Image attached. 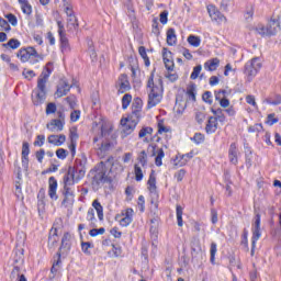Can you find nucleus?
I'll return each instance as SVG.
<instances>
[{
	"instance_id": "obj_1",
	"label": "nucleus",
	"mask_w": 281,
	"mask_h": 281,
	"mask_svg": "<svg viewBox=\"0 0 281 281\" xmlns=\"http://www.w3.org/2000/svg\"><path fill=\"white\" fill-rule=\"evenodd\" d=\"M147 92H148V103L147 109H153L157 106L164 100V83L161 82V79L158 80L157 83H155V74L151 72V75L148 78L147 81Z\"/></svg>"
},
{
	"instance_id": "obj_2",
	"label": "nucleus",
	"mask_w": 281,
	"mask_h": 281,
	"mask_svg": "<svg viewBox=\"0 0 281 281\" xmlns=\"http://www.w3.org/2000/svg\"><path fill=\"white\" fill-rule=\"evenodd\" d=\"M52 63H48L45 69L42 71L41 76L37 79V89L34 91L33 102L35 106H40L43 104L47 98V80H49V76H52Z\"/></svg>"
},
{
	"instance_id": "obj_3",
	"label": "nucleus",
	"mask_w": 281,
	"mask_h": 281,
	"mask_svg": "<svg viewBox=\"0 0 281 281\" xmlns=\"http://www.w3.org/2000/svg\"><path fill=\"white\" fill-rule=\"evenodd\" d=\"M260 69H262V61L260 58L255 57L245 65L244 74L247 76L248 80H254Z\"/></svg>"
},
{
	"instance_id": "obj_4",
	"label": "nucleus",
	"mask_w": 281,
	"mask_h": 281,
	"mask_svg": "<svg viewBox=\"0 0 281 281\" xmlns=\"http://www.w3.org/2000/svg\"><path fill=\"white\" fill-rule=\"evenodd\" d=\"M255 30L260 36H276L280 32V22L271 20L267 26L259 24Z\"/></svg>"
},
{
	"instance_id": "obj_5",
	"label": "nucleus",
	"mask_w": 281,
	"mask_h": 281,
	"mask_svg": "<svg viewBox=\"0 0 281 281\" xmlns=\"http://www.w3.org/2000/svg\"><path fill=\"white\" fill-rule=\"evenodd\" d=\"M137 124H139V119H135L131 115L126 119L121 120L122 137H128V135H131L133 131H135Z\"/></svg>"
},
{
	"instance_id": "obj_6",
	"label": "nucleus",
	"mask_w": 281,
	"mask_h": 281,
	"mask_svg": "<svg viewBox=\"0 0 281 281\" xmlns=\"http://www.w3.org/2000/svg\"><path fill=\"white\" fill-rule=\"evenodd\" d=\"M92 183L93 186H100V183H106V167H104V162H101L95 171L92 173Z\"/></svg>"
},
{
	"instance_id": "obj_7",
	"label": "nucleus",
	"mask_w": 281,
	"mask_h": 281,
	"mask_svg": "<svg viewBox=\"0 0 281 281\" xmlns=\"http://www.w3.org/2000/svg\"><path fill=\"white\" fill-rule=\"evenodd\" d=\"M206 10L211 20L214 21L215 23H218V24L227 23V18L223 13H221V11H218L216 5L209 4Z\"/></svg>"
},
{
	"instance_id": "obj_8",
	"label": "nucleus",
	"mask_w": 281,
	"mask_h": 281,
	"mask_svg": "<svg viewBox=\"0 0 281 281\" xmlns=\"http://www.w3.org/2000/svg\"><path fill=\"white\" fill-rule=\"evenodd\" d=\"M76 85H78V81L76 79H72L71 83L67 79H63L59 86L57 87V91H56L57 98L65 97L67 93H69V91L71 90V87H76Z\"/></svg>"
},
{
	"instance_id": "obj_9",
	"label": "nucleus",
	"mask_w": 281,
	"mask_h": 281,
	"mask_svg": "<svg viewBox=\"0 0 281 281\" xmlns=\"http://www.w3.org/2000/svg\"><path fill=\"white\" fill-rule=\"evenodd\" d=\"M133 216H135V211L126 209L121 215L116 216V221H119L121 227H128L133 223Z\"/></svg>"
},
{
	"instance_id": "obj_10",
	"label": "nucleus",
	"mask_w": 281,
	"mask_h": 281,
	"mask_svg": "<svg viewBox=\"0 0 281 281\" xmlns=\"http://www.w3.org/2000/svg\"><path fill=\"white\" fill-rule=\"evenodd\" d=\"M18 58L21 63H29L32 58H38V53L34 47L22 48L18 52Z\"/></svg>"
},
{
	"instance_id": "obj_11",
	"label": "nucleus",
	"mask_w": 281,
	"mask_h": 281,
	"mask_svg": "<svg viewBox=\"0 0 281 281\" xmlns=\"http://www.w3.org/2000/svg\"><path fill=\"white\" fill-rule=\"evenodd\" d=\"M67 254H69V248H59L55 260L53 262V267L50 269V273H58V269H60V265L63 263V261L60 260V258H67Z\"/></svg>"
},
{
	"instance_id": "obj_12",
	"label": "nucleus",
	"mask_w": 281,
	"mask_h": 281,
	"mask_svg": "<svg viewBox=\"0 0 281 281\" xmlns=\"http://www.w3.org/2000/svg\"><path fill=\"white\" fill-rule=\"evenodd\" d=\"M260 236H262V233L260 231V214H257L252 223V238H251L252 247H256V241L260 240Z\"/></svg>"
},
{
	"instance_id": "obj_13",
	"label": "nucleus",
	"mask_w": 281,
	"mask_h": 281,
	"mask_svg": "<svg viewBox=\"0 0 281 281\" xmlns=\"http://www.w3.org/2000/svg\"><path fill=\"white\" fill-rule=\"evenodd\" d=\"M63 201H61V206L63 207H71L74 205L75 201V195H74V190L71 188H64L63 190Z\"/></svg>"
},
{
	"instance_id": "obj_14",
	"label": "nucleus",
	"mask_w": 281,
	"mask_h": 281,
	"mask_svg": "<svg viewBox=\"0 0 281 281\" xmlns=\"http://www.w3.org/2000/svg\"><path fill=\"white\" fill-rule=\"evenodd\" d=\"M80 178L76 177V169L69 168L67 175L64 176V188H69V186H75L78 183Z\"/></svg>"
},
{
	"instance_id": "obj_15",
	"label": "nucleus",
	"mask_w": 281,
	"mask_h": 281,
	"mask_svg": "<svg viewBox=\"0 0 281 281\" xmlns=\"http://www.w3.org/2000/svg\"><path fill=\"white\" fill-rule=\"evenodd\" d=\"M119 93H126V91H131V82L128 81V76L121 75L116 82Z\"/></svg>"
},
{
	"instance_id": "obj_16",
	"label": "nucleus",
	"mask_w": 281,
	"mask_h": 281,
	"mask_svg": "<svg viewBox=\"0 0 281 281\" xmlns=\"http://www.w3.org/2000/svg\"><path fill=\"white\" fill-rule=\"evenodd\" d=\"M58 181H56V178L50 177L48 179V196L52 199V201H58Z\"/></svg>"
},
{
	"instance_id": "obj_17",
	"label": "nucleus",
	"mask_w": 281,
	"mask_h": 281,
	"mask_svg": "<svg viewBox=\"0 0 281 281\" xmlns=\"http://www.w3.org/2000/svg\"><path fill=\"white\" fill-rule=\"evenodd\" d=\"M162 60L168 71H172V69H175V61H172V52L168 50V48H162Z\"/></svg>"
},
{
	"instance_id": "obj_18",
	"label": "nucleus",
	"mask_w": 281,
	"mask_h": 281,
	"mask_svg": "<svg viewBox=\"0 0 281 281\" xmlns=\"http://www.w3.org/2000/svg\"><path fill=\"white\" fill-rule=\"evenodd\" d=\"M66 14L68 16L67 19L68 30L70 31L76 30V27H78V19L76 18V15H74V11L71 10V7L66 8Z\"/></svg>"
},
{
	"instance_id": "obj_19",
	"label": "nucleus",
	"mask_w": 281,
	"mask_h": 281,
	"mask_svg": "<svg viewBox=\"0 0 281 281\" xmlns=\"http://www.w3.org/2000/svg\"><path fill=\"white\" fill-rule=\"evenodd\" d=\"M29 156H30V144L27 142H24L22 145V168H24V170H27L30 166V158H27Z\"/></svg>"
},
{
	"instance_id": "obj_20",
	"label": "nucleus",
	"mask_w": 281,
	"mask_h": 281,
	"mask_svg": "<svg viewBox=\"0 0 281 281\" xmlns=\"http://www.w3.org/2000/svg\"><path fill=\"white\" fill-rule=\"evenodd\" d=\"M227 90H220L215 92V100L220 102V105L223 109H227L229 106V101L227 100Z\"/></svg>"
},
{
	"instance_id": "obj_21",
	"label": "nucleus",
	"mask_w": 281,
	"mask_h": 281,
	"mask_svg": "<svg viewBox=\"0 0 281 281\" xmlns=\"http://www.w3.org/2000/svg\"><path fill=\"white\" fill-rule=\"evenodd\" d=\"M65 126V123L61 120H52L47 125L46 128L50 131V133H60Z\"/></svg>"
},
{
	"instance_id": "obj_22",
	"label": "nucleus",
	"mask_w": 281,
	"mask_h": 281,
	"mask_svg": "<svg viewBox=\"0 0 281 281\" xmlns=\"http://www.w3.org/2000/svg\"><path fill=\"white\" fill-rule=\"evenodd\" d=\"M47 139L48 144H53V146H63L67 142V136L65 134L49 135Z\"/></svg>"
},
{
	"instance_id": "obj_23",
	"label": "nucleus",
	"mask_w": 281,
	"mask_h": 281,
	"mask_svg": "<svg viewBox=\"0 0 281 281\" xmlns=\"http://www.w3.org/2000/svg\"><path fill=\"white\" fill-rule=\"evenodd\" d=\"M205 131L209 135H212L213 133H216V131H218V121H216L214 116L209 117Z\"/></svg>"
},
{
	"instance_id": "obj_24",
	"label": "nucleus",
	"mask_w": 281,
	"mask_h": 281,
	"mask_svg": "<svg viewBox=\"0 0 281 281\" xmlns=\"http://www.w3.org/2000/svg\"><path fill=\"white\" fill-rule=\"evenodd\" d=\"M228 157H229L231 164H234V166L238 164V147H236L235 143L231 144L229 146Z\"/></svg>"
},
{
	"instance_id": "obj_25",
	"label": "nucleus",
	"mask_w": 281,
	"mask_h": 281,
	"mask_svg": "<svg viewBox=\"0 0 281 281\" xmlns=\"http://www.w3.org/2000/svg\"><path fill=\"white\" fill-rule=\"evenodd\" d=\"M132 117L138 119L142 117V101L137 99L132 105Z\"/></svg>"
},
{
	"instance_id": "obj_26",
	"label": "nucleus",
	"mask_w": 281,
	"mask_h": 281,
	"mask_svg": "<svg viewBox=\"0 0 281 281\" xmlns=\"http://www.w3.org/2000/svg\"><path fill=\"white\" fill-rule=\"evenodd\" d=\"M218 65H221V60L218 58H213L204 63V69L206 71H216Z\"/></svg>"
},
{
	"instance_id": "obj_27",
	"label": "nucleus",
	"mask_w": 281,
	"mask_h": 281,
	"mask_svg": "<svg viewBox=\"0 0 281 281\" xmlns=\"http://www.w3.org/2000/svg\"><path fill=\"white\" fill-rule=\"evenodd\" d=\"M153 156L156 157L155 158V165L159 168L164 165V162L161 161L164 159V157H166V154L164 153V148H158V149H154L153 151Z\"/></svg>"
},
{
	"instance_id": "obj_28",
	"label": "nucleus",
	"mask_w": 281,
	"mask_h": 281,
	"mask_svg": "<svg viewBox=\"0 0 281 281\" xmlns=\"http://www.w3.org/2000/svg\"><path fill=\"white\" fill-rule=\"evenodd\" d=\"M20 5H21V10L23 12V14H26V16H30L32 14V4H30L29 0H18Z\"/></svg>"
},
{
	"instance_id": "obj_29",
	"label": "nucleus",
	"mask_w": 281,
	"mask_h": 281,
	"mask_svg": "<svg viewBox=\"0 0 281 281\" xmlns=\"http://www.w3.org/2000/svg\"><path fill=\"white\" fill-rule=\"evenodd\" d=\"M167 44L172 47L173 45H177V33L175 32V29H169L167 31Z\"/></svg>"
},
{
	"instance_id": "obj_30",
	"label": "nucleus",
	"mask_w": 281,
	"mask_h": 281,
	"mask_svg": "<svg viewBox=\"0 0 281 281\" xmlns=\"http://www.w3.org/2000/svg\"><path fill=\"white\" fill-rule=\"evenodd\" d=\"M187 97L189 102H196V88L194 86L187 88Z\"/></svg>"
},
{
	"instance_id": "obj_31",
	"label": "nucleus",
	"mask_w": 281,
	"mask_h": 281,
	"mask_svg": "<svg viewBox=\"0 0 281 281\" xmlns=\"http://www.w3.org/2000/svg\"><path fill=\"white\" fill-rule=\"evenodd\" d=\"M157 179L155 178V171H151V173L149 175V179L147 181L148 184V190H150V192H155V190H157Z\"/></svg>"
},
{
	"instance_id": "obj_32",
	"label": "nucleus",
	"mask_w": 281,
	"mask_h": 281,
	"mask_svg": "<svg viewBox=\"0 0 281 281\" xmlns=\"http://www.w3.org/2000/svg\"><path fill=\"white\" fill-rule=\"evenodd\" d=\"M189 45H191V47H200L201 46V37L196 36V35H189L187 38Z\"/></svg>"
},
{
	"instance_id": "obj_33",
	"label": "nucleus",
	"mask_w": 281,
	"mask_h": 281,
	"mask_svg": "<svg viewBox=\"0 0 281 281\" xmlns=\"http://www.w3.org/2000/svg\"><path fill=\"white\" fill-rule=\"evenodd\" d=\"M92 206L94 207L99 220L102 221L104 218V213H103V209H102V204H100V202H98V200H94L92 203Z\"/></svg>"
},
{
	"instance_id": "obj_34",
	"label": "nucleus",
	"mask_w": 281,
	"mask_h": 281,
	"mask_svg": "<svg viewBox=\"0 0 281 281\" xmlns=\"http://www.w3.org/2000/svg\"><path fill=\"white\" fill-rule=\"evenodd\" d=\"M112 127L111 125L101 123V137L109 139V135H111Z\"/></svg>"
},
{
	"instance_id": "obj_35",
	"label": "nucleus",
	"mask_w": 281,
	"mask_h": 281,
	"mask_svg": "<svg viewBox=\"0 0 281 281\" xmlns=\"http://www.w3.org/2000/svg\"><path fill=\"white\" fill-rule=\"evenodd\" d=\"M3 47H10V49H19L21 47V42L16 38H11Z\"/></svg>"
},
{
	"instance_id": "obj_36",
	"label": "nucleus",
	"mask_w": 281,
	"mask_h": 281,
	"mask_svg": "<svg viewBox=\"0 0 281 281\" xmlns=\"http://www.w3.org/2000/svg\"><path fill=\"white\" fill-rule=\"evenodd\" d=\"M212 113L215 115L213 117L216 119V122H221V124H223V122H225V115L223 114V110H221V109H217V110L212 109Z\"/></svg>"
},
{
	"instance_id": "obj_37",
	"label": "nucleus",
	"mask_w": 281,
	"mask_h": 281,
	"mask_svg": "<svg viewBox=\"0 0 281 281\" xmlns=\"http://www.w3.org/2000/svg\"><path fill=\"white\" fill-rule=\"evenodd\" d=\"M109 258H120L122 256V248L121 247H113L111 250L108 251Z\"/></svg>"
},
{
	"instance_id": "obj_38",
	"label": "nucleus",
	"mask_w": 281,
	"mask_h": 281,
	"mask_svg": "<svg viewBox=\"0 0 281 281\" xmlns=\"http://www.w3.org/2000/svg\"><path fill=\"white\" fill-rule=\"evenodd\" d=\"M176 212H177L178 226L183 227V207L178 205L176 209Z\"/></svg>"
},
{
	"instance_id": "obj_39",
	"label": "nucleus",
	"mask_w": 281,
	"mask_h": 281,
	"mask_svg": "<svg viewBox=\"0 0 281 281\" xmlns=\"http://www.w3.org/2000/svg\"><path fill=\"white\" fill-rule=\"evenodd\" d=\"M133 101V95L126 93L122 98V109L126 110L128 109L131 102Z\"/></svg>"
},
{
	"instance_id": "obj_40",
	"label": "nucleus",
	"mask_w": 281,
	"mask_h": 281,
	"mask_svg": "<svg viewBox=\"0 0 281 281\" xmlns=\"http://www.w3.org/2000/svg\"><path fill=\"white\" fill-rule=\"evenodd\" d=\"M267 104H272V106H278V104H281V97L280 95H274L270 97L265 100Z\"/></svg>"
},
{
	"instance_id": "obj_41",
	"label": "nucleus",
	"mask_w": 281,
	"mask_h": 281,
	"mask_svg": "<svg viewBox=\"0 0 281 281\" xmlns=\"http://www.w3.org/2000/svg\"><path fill=\"white\" fill-rule=\"evenodd\" d=\"M148 135H153V127H143L139 133V139H144V137H148Z\"/></svg>"
},
{
	"instance_id": "obj_42",
	"label": "nucleus",
	"mask_w": 281,
	"mask_h": 281,
	"mask_svg": "<svg viewBox=\"0 0 281 281\" xmlns=\"http://www.w3.org/2000/svg\"><path fill=\"white\" fill-rule=\"evenodd\" d=\"M137 160L139 161L140 166H146L148 164V155L146 154V150H142L138 155Z\"/></svg>"
},
{
	"instance_id": "obj_43",
	"label": "nucleus",
	"mask_w": 281,
	"mask_h": 281,
	"mask_svg": "<svg viewBox=\"0 0 281 281\" xmlns=\"http://www.w3.org/2000/svg\"><path fill=\"white\" fill-rule=\"evenodd\" d=\"M134 173L136 181H142V179H144V171H142V167H139V165L134 166Z\"/></svg>"
},
{
	"instance_id": "obj_44",
	"label": "nucleus",
	"mask_w": 281,
	"mask_h": 281,
	"mask_svg": "<svg viewBox=\"0 0 281 281\" xmlns=\"http://www.w3.org/2000/svg\"><path fill=\"white\" fill-rule=\"evenodd\" d=\"M202 69H203V66H201V65L195 66L190 76L191 80H196V78H199V76L201 75Z\"/></svg>"
},
{
	"instance_id": "obj_45",
	"label": "nucleus",
	"mask_w": 281,
	"mask_h": 281,
	"mask_svg": "<svg viewBox=\"0 0 281 281\" xmlns=\"http://www.w3.org/2000/svg\"><path fill=\"white\" fill-rule=\"evenodd\" d=\"M56 232V228L50 229L48 237V243H50V245H55L56 240H58V234Z\"/></svg>"
},
{
	"instance_id": "obj_46",
	"label": "nucleus",
	"mask_w": 281,
	"mask_h": 281,
	"mask_svg": "<svg viewBox=\"0 0 281 281\" xmlns=\"http://www.w3.org/2000/svg\"><path fill=\"white\" fill-rule=\"evenodd\" d=\"M61 245H63V247H69V246H71V245H74V244L71 243V235L65 234L64 237H63V239H61Z\"/></svg>"
},
{
	"instance_id": "obj_47",
	"label": "nucleus",
	"mask_w": 281,
	"mask_h": 281,
	"mask_svg": "<svg viewBox=\"0 0 281 281\" xmlns=\"http://www.w3.org/2000/svg\"><path fill=\"white\" fill-rule=\"evenodd\" d=\"M0 30L2 32H10L11 30L10 24L3 18H0Z\"/></svg>"
},
{
	"instance_id": "obj_48",
	"label": "nucleus",
	"mask_w": 281,
	"mask_h": 281,
	"mask_svg": "<svg viewBox=\"0 0 281 281\" xmlns=\"http://www.w3.org/2000/svg\"><path fill=\"white\" fill-rule=\"evenodd\" d=\"M15 196L19 201H23V191L21 190V184L19 182L15 183Z\"/></svg>"
},
{
	"instance_id": "obj_49",
	"label": "nucleus",
	"mask_w": 281,
	"mask_h": 281,
	"mask_svg": "<svg viewBox=\"0 0 281 281\" xmlns=\"http://www.w3.org/2000/svg\"><path fill=\"white\" fill-rule=\"evenodd\" d=\"M67 155H69V153L66 149L59 148L56 150V157L58 159H67Z\"/></svg>"
},
{
	"instance_id": "obj_50",
	"label": "nucleus",
	"mask_w": 281,
	"mask_h": 281,
	"mask_svg": "<svg viewBox=\"0 0 281 281\" xmlns=\"http://www.w3.org/2000/svg\"><path fill=\"white\" fill-rule=\"evenodd\" d=\"M203 102H206V104H212V92L211 91H205L202 95Z\"/></svg>"
},
{
	"instance_id": "obj_51",
	"label": "nucleus",
	"mask_w": 281,
	"mask_h": 281,
	"mask_svg": "<svg viewBox=\"0 0 281 281\" xmlns=\"http://www.w3.org/2000/svg\"><path fill=\"white\" fill-rule=\"evenodd\" d=\"M22 75L24 76V78L26 80H32V78H34L36 76V74L34 72V70H30V69H24Z\"/></svg>"
},
{
	"instance_id": "obj_52",
	"label": "nucleus",
	"mask_w": 281,
	"mask_h": 281,
	"mask_svg": "<svg viewBox=\"0 0 281 281\" xmlns=\"http://www.w3.org/2000/svg\"><path fill=\"white\" fill-rule=\"evenodd\" d=\"M5 19L13 25V27H16L19 21L16 20V15L9 13L5 15Z\"/></svg>"
},
{
	"instance_id": "obj_53",
	"label": "nucleus",
	"mask_w": 281,
	"mask_h": 281,
	"mask_svg": "<svg viewBox=\"0 0 281 281\" xmlns=\"http://www.w3.org/2000/svg\"><path fill=\"white\" fill-rule=\"evenodd\" d=\"M56 113V103H48L46 106V115Z\"/></svg>"
},
{
	"instance_id": "obj_54",
	"label": "nucleus",
	"mask_w": 281,
	"mask_h": 281,
	"mask_svg": "<svg viewBox=\"0 0 281 281\" xmlns=\"http://www.w3.org/2000/svg\"><path fill=\"white\" fill-rule=\"evenodd\" d=\"M60 44L63 49H67L69 47V40H67V35H59Z\"/></svg>"
},
{
	"instance_id": "obj_55",
	"label": "nucleus",
	"mask_w": 281,
	"mask_h": 281,
	"mask_svg": "<svg viewBox=\"0 0 281 281\" xmlns=\"http://www.w3.org/2000/svg\"><path fill=\"white\" fill-rule=\"evenodd\" d=\"M165 78H167V80H169V82H177V80H179V75L167 72L165 75Z\"/></svg>"
},
{
	"instance_id": "obj_56",
	"label": "nucleus",
	"mask_w": 281,
	"mask_h": 281,
	"mask_svg": "<svg viewBox=\"0 0 281 281\" xmlns=\"http://www.w3.org/2000/svg\"><path fill=\"white\" fill-rule=\"evenodd\" d=\"M193 142H195L196 144H203V142H205V136L201 133H196L193 136Z\"/></svg>"
},
{
	"instance_id": "obj_57",
	"label": "nucleus",
	"mask_w": 281,
	"mask_h": 281,
	"mask_svg": "<svg viewBox=\"0 0 281 281\" xmlns=\"http://www.w3.org/2000/svg\"><path fill=\"white\" fill-rule=\"evenodd\" d=\"M247 104H250L251 106H255V109L258 108V104L256 103V97L255 95H247L246 97Z\"/></svg>"
},
{
	"instance_id": "obj_58",
	"label": "nucleus",
	"mask_w": 281,
	"mask_h": 281,
	"mask_svg": "<svg viewBox=\"0 0 281 281\" xmlns=\"http://www.w3.org/2000/svg\"><path fill=\"white\" fill-rule=\"evenodd\" d=\"M177 181L181 182L183 181V178L186 177V170L180 169L176 175H175Z\"/></svg>"
},
{
	"instance_id": "obj_59",
	"label": "nucleus",
	"mask_w": 281,
	"mask_h": 281,
	"mask_svg": "<svg viewBox=\"0 0 281 281\" xmlns=\"http://www.w3.org/2000/svg\"><path fill=\"white\" fill-rule=\"evenodd\" d=\"M70 120L71 122H78V120H80V111L75 110L74 112H71Z\"/></svg>"
},
{
	"instance_id": "obj_60",
	"label": "nucleus",
	"mask_w": 281,
	"mask_h": 281,
	"mask_svg": "<svg viewBox=\"0 0 281 281\" xmlns=\"http://www.w3.org/2000/svg\"><path fill=\"white\" fill-rule=\"evenodd\" d=\"M267 124H269V126H273V124H278V119H276V114L268 115Z\"/></svg>"
},
{
	"instance_id": "obj_61",
	"label": "nucleus",
	"mask_w": 281,
	"mask_h": 281,
	"mask_svg": "<svg viewBox=\"0 0 281 281\" xmlns=\"http://www.w3.org/2000/svg\"><path fill=\"white\" fill-rule=\"evenodd\" d=\"M87 221L93 222L95 221V211L93 209H89L87 212Z\"/></svg>"
},
{
	"instance_id": "obj_62",
	"label": "nucleus",
	"mask_w": 281,
	"mask_h": 281,
	"mask_svg": "<svg viewBox=\"0 0 281 281\" xmlns=\"http://www.w3.org/2000/svg\"><path fill=\"white\" fill-rule=\"evenodd\" d=\"M11 278H21V269L19 267H14L12 272H11Z\"/></svg>"
},
{
	"instance_id": "obj_63",
	"label": "nucleus",
	"mask_w": 281,
	"mask_h": 281,
	"mask_svg": "<svg viewBox=\"0 0 281 281\" xmlns=\"http://www.w3.org/2000/svg\"><path fill=\"white\" fill-rule=\"evenodd\" d=\"M43 22H44V20H43V14L36 13V14H35V23H36V25H38L40 27H42Z\"/></svg>"
},
{
	"instance_id": "obj_64",
	"label": "nucleus",
	"mask_w": 281,
	"mask_h": 281,
	"mask_svg": "<svg viewBox=\"0 0 281 281\" xmlns=\"http://www.w3.org/2000/svg\"><path fill=\"white\" fill-rule=\"evenodd\" d=\"M45 144V135H38L37 140L34 142V146H43Z\"/></svg>"
}]
</instances>
